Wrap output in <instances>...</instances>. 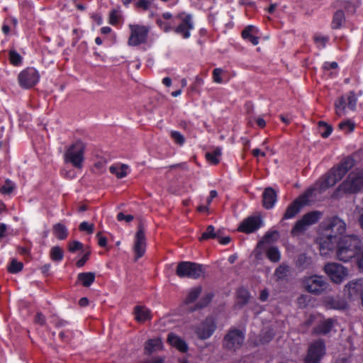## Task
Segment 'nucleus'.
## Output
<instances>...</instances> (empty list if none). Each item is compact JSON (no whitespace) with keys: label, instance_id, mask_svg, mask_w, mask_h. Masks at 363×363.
I'll use <instances>...</instances> for the list:
<instances>
[{"label":"nucleus","instance_id":"40","mask_svg":"<svg viewBox=\"0 0 363 363\" xmlns=\"http://www.w3.org/2000/svg\"><path fill=\"white\" fill-rule=\"evenodd\" d=\"M318 130L321 136L324 138H326L331 134L333 131V128L331 125H328L327 123L324 121H319Z\"/></svg>","mask_w":363,"mask_h":363},{"label":"nucleus","instance_id":"16","mask_svg":"<svg viewBox=\"0 0 363 363\" xmlns=\"http://www.w3.org/2000/svg\"><path fill=\"white\" fill-rule=\"evenodd\" d=\"M303 285L307 291L314 294H320L328 286V283L320 276H311L304 279Z\"/></svg>","mask_w":363,"mask_h":363},{"label":"nucleus","instance_id":"52","mask_svg":"<svg viewBox=\"0 0 363 363\" xmlns=\"http://www.w3.org/2000/svg\"><path fill=\"white\" fill-rule=\"evenodd\" d=\"M83 244L77 240H73L68 242V250L70 252H75L83 249Z\"/></svg>","mask_w":363,"mask_h":363},{"label":"nucleus","instance_id":"8","mask_svg":"<svg viewBox=\"0 0 363 363\" xmlns=\"http://www.w3.org/2000/svg\"><path fill=\"white\" fill-rule=\"evenodd\" d=\"M315 188L308 189L303 194L296 199L287 207L282 219L286 220L295 217V216L299 213L301 208L306 205L309 204L311 202V198L312 197Z\"/></svg>","mask_w":363,"mask_h":363},{"label":"nucleus","instance_id":"35","mask_svg":"<svg viewBox=\"0 0 363 363\" xmlns=\"http://www.w3.org/2000/svg\"><path fill=\"white\" fill-rule=\"evenodd\" d=\"M110 172L116 176L118 179H122L128 174V166L122 164L121 166H111L109 168Z\"/></svg>","mask_w":363,"mask_h":363},{"label":"nucleus","instance_id":"24","mask_svg":"<svg viewBox=\"0 0 363 363\" xmlns=\"http://www.w3.org/2000/svg\"><path fill=\"white\" fill-rule=\"evenodd\" d=\"M334 326V321L331 318L320 321L313 329V334L316 335H327L331 331Z\"/></svg>","mask_w":363,"mask_h":363},{"label":"nucleus","instance_id":"31","mask_svg":"<svg viewBox=\"0 0 363 363\" xmlns=\"http://www.w3.org/2000/svg\"><path fill=\"white\" fill-rule=\"evenodd\" d=\"M290 273V267L285 263L281 264L274 271V276L277 281L286 279Z\"/></svg>","mask_w":363,"mask_h":363},{"label":"nucleus","instance_id":"6","mask_svg":"<svg viewBox=\"0 0 363 363\" xmlns=\"http://www.w3.org/2000/svg\"><path fill=\"white\" fill-rule=\"evenodd\" d=\"M86 145L82 140H77L67 147L64 154L65 163L71 164L76 169H82L84 161Z\"/></svg>","mask_w":363,"mask_h":363},{"label":"nucleus","instance_id":"49","mask_svg":"<svg viewBox=\"0 0 363 363\" xmlns=\"http://www.w3.org/2000/svg\"><path fill=\"white\" fill-rule=\"evenodd\" d=\"M249 294L247 290L240 289L238 291V302L241 305H244L248 302Z\"/></svg>","mask_w":363,"mask_h":363},{"label":"nucleus","instance_id":"41","mask_svg":"<svg viewBox=\"0 0 363 363\" xmlns=\"http://www.w3.org/2000/svg\"><path fill=\"white\" fill-rule=\"evenodd\" d=\"M335 111L338 116H342L345 113V109L346 108V99L345 96L340 97L335 102Z\"/></svg>","mask_w":363,"mask_h":363},{"label":"nucleus","instance_id":"9","mask_svg":"<svg viewBox=\"0 0 363 363\" xmlns=\"http://www.w3.org/2000/svg\"><path fill=\"white\" fill-rule=\"evenodd\" d=\"M204 273L203 265L191 262H181L178 264L176 274L181 277L199 279Z\"/></svg>","mask_w":363,"mask_h":363},{"label":"nucleus","instance_id":"23","mask_svg":"<svg viewBox=\"0 0 363 363\" xmlns=\"http://www.w3.org/2000/svg\"><path fill=\"white\" fill-rule=\"evenodd\" d=\"M258 29L252 25L246 26L241 33L242 38L250 41L252 45H257L259 43V38L256 35L258 34Z\"/></svg>","mask_w":363,"mask_h":363},{"label":"nucleus","instance_id":"60","mask_svg":"<svg viewBox=\"0 0 363 363\" xmlns=\"http://www.w3.org/2000/svg\"><path fill=\"white\" fill-rule=\"evenodd\" d=\"M35 322L40 325H44L46 322L45 315L40 312L37 313L35 317Z\"/></svg>","mask_w":363,"mask_h":363},{"label":"nucleus","instance_id":"57","mask_svg":"<svg viewBox=\"0 0 363 363\" xmlns=\"http://www.w3.org/2000/svg\"><path fill=\"white\" fill-rule=\"evenodd\" d=\"M82 30H80L78 28H74L72 30V33L74 35V37L72 40V43L73 46L76 45V44L79 42V39L82 37Z\"/></svg>","mask_w":363,"mask_h":363},{"label":"nucleus","instance_id":"22","mask_svg":"<svg viewBox=\"0 0 363 363\" xmlns=\"http://www.w3.org/2000/svg\"><path fill=\"white\" fill-rule=\"evenodd\" d=\"M277 193L271 188H266L262 194L263 206L267 209L272 208L277 201Z\"/></svg>","mask_w":363,"mask_h":363},{"label":"nucleus","instance_id":"50","mask_svg":"<svg viewBox=\"0 0 363 363\" xmlns=\"http://www.w3.org/2000/svg\"><path fill=\"white\" fill-rule=\"evenodd\" d=\"M338 126L340 130L345 131L346 133H351L354 129V123L350 121L341 122L339 123Z\"/></svg>","mask_w":363,"mask_h":363},{"label":"nucleus","instance_id":"3","mask_svg":"<svg viewBox=\"0 0 363 363\" xmlns=\"http://www.w3.org/2000/svg\"><path fill=\"white\" fill-rule=\"evenodd\" d=\"M354 165V160L347 157L344 158L337 165L331 168L325 174H324L318 182L317 185L320 191H325L327 189L333 186L337 182L340 181L344 176Z\"/></svg>","mask_w":363,"mask_h":363},{"label":"nucleus","instance_id":"10","mask_svg":"<svg viewBox=\"0 0 363 363\" xmlns=\"http://www.w3.org/2000/svg\"><path fill=\"white\" fill-rule=\"evenodd\" d=\"M130 34L128 40L130 46H138L145 44L147 41L150 27L139 24H130Z\"/></svg>","mask_w":363,"mask_h":363},{"label":"nucleus","instance_id":"29","mask_svg":"<svg viewBox=\"0 0 363 363\" xmlns=\"http://www.w3.org/2000/svg\"><path fill=\"white\" fill-rule=\"evenodd\" d=\"M53 235L60 240H65L68 236V230L66 226L60 223L55 224L52 227Z\"/></svg>","mask_w":363,"mask_h":363},{"label":"nucleus","instance_id":"51","mask_svg":"<svg viewBox=\"0 0 363 363\" xmlns=\"http://www.w3.org/2000/svg\"><path fill=\"white\" fill-rule=\"evenodd\" d=\"M315 43L320 48H324L329 40V37L315 34L313 37Z\"/></svg>","mask_w":363,"mask_h":363},{"label":"nucleus","instance_id":"25","mask_svg":"<svg viewBox=\"0 0 363 363\" xmlns=\"http://www.w3.org/2000/svg\"><path fill=\"white\" fill-rule=\"evenodd\" d=\"M135 318L138 322H145L151 319L150 310L142 306H136L134 308Z\"/></svg>","mask_w":363,"mask_h":363},{"label":"nucleus","instance_id":"45","mask_svg":"<svg viewBox=\"0 0 363 363\" xmlns=\"http://www.w3.org/2000/svg\"><path fill=\"white\" fill-rule=\"evenodd\" d=\"M23 268V264L21 262H18L16 259H13L8 267V271L12 274H16L21 272Z\"/></svg>","mask_w":363,"mask_h":363},{"label":"nucleus","instance_id":"30","mask_svg":"<svg viewBox=\"0 0 363 363\" xmlns=\"http://www.w3.org/2000/svg\"><path fill=\"white\" fill-rule=\"evenodd\" d=\"M77 280L84 287L90 286L95 281V274L93 272H82L77 276Z\"/></svg>","mask_w":363,"mask_h":363},{"label":"nucleus","instance_id":"48","mask_svg":"<svg viewBox=\"0 0 363 363\" xmlns=\"http://www.w3.org/2000/svg\"><path fill=\"white\" fill-rule=\"evenodd\" d=\"M170 137L174 143L182 146L185 143V138L177 130H172L170 133Z\"/></svg>","mask_w":363,"mask_h":363},{"label":"nucleus","instance_id":"34","mask_svg":"<svg viewBox=\"0 0 363 363\" xmlns=\"http://www.w3.org/2000/svg\"><path fill=\"white\" fill-rule=\"evenodd\" d=\"M221 155V149L216 147L211 152L206 153V160L212 164H217L220 162V157Z\"/></svg>","mask_w":363,"mask_h":363},{"label":"nucleus","instance_id":"59","mask_svg":"<svg viewBox=\"0 0 363 363\" xmlns=\"http://www.w3.org/2000/svg\"><path fill=\"white\" fill-rule=\"evenodd\" d=\"M133 216L125 215L123 213L120 212L117 215V220L118 221L125 220L126 222H130L133 220Z\"/></svg>","mask_w":363,"mask_h":363},{"label":"nucleus","instance_id":"42","mask_svg":"<svg viewBox=\"0 0 363 363\" xmlns=\"http://www.w3.org/2000/svg\"><path fill=\"white\" fill-rule=\"evenodd\" d=\"M307 227H308V225H306V223H305V221L303 220V219L301 218V220H298V221H296V223H295L294 226L293 227V228L291 230V234L293 235H297L299 233L305 231L306 230Z\"/></svg>","mask_w":363,"mask_h":363},{"label":"nucleus","instance_id":"7","mask_svg":"<svg viewBox=\"0 0 363 363\" xmlns=\"http://www.w3.org/2000/svg\"><path fill=\"white\" fill-rule=\"evenodd\" d=\"M340 191L345 194H356L363 189V169L352 171L340 185Z\"/></svg>","mask_w":363,"mask_h":363},{"label":"nucleus","instance_id":"39","mask_svg":"<svg viewBox=\"0 0 363 363\" xmlns=\"http://www.w3.org/2000/svg\"><path fill=\"white\" fill-rule=\"evenodd\" d=\"M152 4V0H136L134 3V8L140 11H147L151 8Z\"/></svg>","mask_w":363,"mask_h":363},{"label":"nucleus","instance_id":"43","mask_svg":"<svg viewBox=\"0 0 363 363\" xmlns=\"http://www.w3.org/2000/svg\"><path fill=\"white\" fill-rule=\"evenodd\" d=\"M267 257L268 259L273 262H277L280 260V252L275 247H269L267 251Z\"/></svg>","mask_w":363,"mask_h":363},{"label":"nucleus","instance_id":"55","mask_svg":"<svg viewBox=\"0 0 363 363\" xmlns=\"http://www.w3.org/2000/svg\"><path fill=\"white\" fill-rule=\"evenodd\" d=\"M223 73V69L220 68H216L213 71V79L216 83L220 84L223 82V79L221 78V74Z\"/></svg>","mask_w":363,"mask_h":363},{"label":"nucleus","instance_id":"46","mask_svg":"<svg viewBox=\"0 0 363 363\" xmlns=\"http://www.w3.org/2000/svg\"><path fill=\"white\" fill-rule=\"evenodd\" d=\"M121 18L122 16L120 11L113 9L110 12L108 22L113 26H117L121 22Z\"/></svg>","mask_w":363,"mask_h":363},{"label":"nucleus","instance_id":"54","mask_svg":"<svg viewBox=\"0 0 363 363\" xmlns=\"http://www.w3.org/2000/svg\"><path fill=\"white\" fill-rule=\"evenodd\" d=\"M79 229L81 231H86L89 234H91L94 233V225L92 223H89L86 221H84L80 223V225L79 226Z\"/></svg>","mask_w":363,"mask_h":363},{"label":"nucleus","instance_id":"27","mask_svg":"<svg viewBox=\"0 0 363 363\" xmlns=\"http://www.w3.org/2000/svg\"><path fill=\"white\" fill-rule=\"evenodd\" d=\"M312 259L305 254H301L298 256L295 266L299 271H303L309 268L312 265Z\"/></svg>","mask_w":363,"mask_h":363},{"label":"nucleus","instance_id":"32","mask_svg":"<svg viewBox=\"0 0 363 363\" xmlns=\"http://www.w3.org/2000/svg\"><path fill=\"white\" fill-rule=\"evenodd\" d=\"M162 346V343L160 339H150L145 343V350L150 354L155 351L160 350Z\"/></svg>","mask_w":363,"mask_h":363},{"label":"nucleus","instance_id":"36","mask_svg":"<svg viewBox=\"0 0 363 363\" xmlns=\"http://www.w3.org/2000/svg\"><path fill=\"white\" fill-rule=\"evenodd\" d=\"M50 257L54 262H60L64 257V252L59 246L52 247L50 249Z\"/></svg>","mask_w":363,"mask_h":363},{"label":"nucleus","instance_id":"33","mask_svg":"<svg viewBox=\"0 0 363 363\" xmlns=\"http://www.w3.org/2000/svg\"><path fill=\"white\" fill-rule=\"evenodd\" d=\"M321 216V212L318 211H313L303 215L302 218L305 221V223L309 226L316 223L320 220Z\"/></svg>","mask_w":363,"mask_h":363},{"label":"nucleus","instance_id":"2","mask_svg":"<svg viewBox=\"0 0 363 363\" xmlns=\"http://www.w3.org/2000/svg\"><path fill=\"white\" fill-rule=\"evenodd\" d=\"M323 235L319 239L320 252L326 255L335 249L338 240L342 238L346 231V223L337 216L329 218L322 224Z\"/></svg>","mask_w":363,"mask_h":363},{"label":"nucleus","instance_id":"12","mask_svg":"<svg viewBox=\"0 0 363 363\" xmlns=\"http://www.w3.org/2000/svg\"><path fill=\"white\" fill-rule=\"evenodd\" d=\"M244 340L245 333L242 330L230 328L223 338V346L226 350L236 351L241 347Z\"/></svg>","mask_w":363,"mask_h":363},{"label":"nucleus","instance_id":"64","mask_svg":"<svg viewBox=\"0 0 363 363\" xmlns=\"http://www.w3.org/2000/svg\"><path fill=\"white\" fill-rule=\"evenodd\" d=\"M357 265L359 269L363 272V251L361 254L360 257L357 259Z\"/></svg>","mask_w":363,"mask_h":363},{"label":"nucleus","instance_id":"53","mask_svg":"<svg viewBox=\"0 0 363 363\" xmlns=\"http://www.w3.org/2000/svg\"><path fill=\"white\" fill-rule=\"evenodd\" d=\"M59 337L62 342H69L73 337V332L70 330H62L59 333Z\"/></svg>","mask_w":363,"mask_h":363},{"label":"nucleus","instance_id":"47","mask_svg":"<svg viewBox=\"0 0 363 363\" xmlns=\"http://www.w3.org/2000/svg\"><path fill=\"white\" fill-rule=\"evenodd\" d=\"M345 97L346 99V104L347 107L351 110H354L357 101V99L354 91L349 92L347 95L345 96Z\"/></svg>","mask_w":363,"mask_h":363},{"label":"nucleus","instance_id":"44","mask_svg":"<svg viewBox=\"0 0 363 363\" xmlns=\"http://www.w3.org/2000/svg\"><path fill=\"white\" fill-rule=\"evenodd\" d=\"M15 188L16 186L14 183L12 182L11 180L7 179L5 181L4 184L0 187V192L3 194L9 195L13 191Z\"/></svg>","mask_w":363,"mask_h":363},{"label":"nucleus","instance_id":"63","mask_svg":"<svg viewBox=\"0 0 363 363\" xmlns=\"http://www.w3.org/2000/svg\"><path fill=\"white\" fill-rule=\"evenodd\" d=\"M216 238L218 240L219 243L222 245H227L230 242V237H220L218 235Z\"/></svg>","mask_w":363,"mask_h":363},{"label":"nucleus","instance_id":"21","mask_svg":"<svg viewBox=\"0 0 363 363\" xmlns=\"http://www.w3.org/2000/svg\"><path fill=\"white\" fill-rule=\"evenodd\" d=\"M167 342L182 352H186L188 351L189 347L186 342L173 333L168 334Z\"/></svg>","mask_w":363,"mask_h":363},{"label":"nucleus","instance_id":"28","mask_svg":"<svg viewBox=\"0 0 363 363\" xmlns=\"http://www.w3.org/2000/svg\"><path fill=\"white\" fill-rule=\"evenodd\" d=\"M345 22V16L344 11L340 9H337L333 16L331 22V28L333 29H339L342 27V24Z\"/></svg>","mask_w":363,"mask_h":363},{"label":"nucleus","instance_id":"4","mask_svg":"<svg viewBox=\"0 0 363 363\" xmlns=\"http://www.w3.org/2000/svg\"><path fill=\"white\" fill-rule=\"evenodd\" d=\"M336 255L344 262L357 257L362 249V242L356 235H345L335 244Z\"/></svg>","mask_w":363,"mask_h":363},{"label":"nucleus","instance_id":"17","mask_svg":"<svg viewBox=\"0 0 363 363\" xmlns=\"http://www.w3.org/2000/svg\"><path fill=\"white\" fill-rule=\"evenodd\" d=\"M324 271L330 277L332 281L341 283L347 275V270L340 264L330 262L324 267Z\"/></svg>","mask_w":363,"mask_h":363},{"label":"nucleus","instance_id":"61","mask_svg":"<svg viewBox=\"0 0 363 363\" xmlns=\"http://www.w3.org/2000/svg\"><path fill=\"white\" fill-rule=\"evenodd\" d=\"M96 238L98 239V244L100 247H106L107 245V239L106 237L102 235L101 232H99L96 234Z\"/></svg>","mask_w":363,"mask_h":363},{"label":"nucleus","instance_id":"37","mask_svg":"<svg viewBox=\"0 0 363 363\" xmlns=\"http://www.w3.org/2000/svg\"><path fill=\"white\" fill-rule=\"evenodd\" d=\"M218 233L215 231L214 226L210 225L206 228L205 232H203L199 238L200 241L207 240L209 239H215L217 238Z\"/></svg>","mask_w":363,"mask_h":363},{"label":"nucleus","instance_id":"15","mask_svg":"<svg viewBox=\"0 0 363 363\" xmlns=\"http://www.w3.org/2000/svg\"><path fill=\"white\" fill-rule=\"evenodd\" d=\"M146 251V238L143 224L140 223L138 226V230L135 235L133 252L135 254V261L138 260L145 253Z\"/></svg>","mask_w":363,"mask_h":363},{"label":"nucleus","instance_id":"20","mask_svg":"<svg viewBox=\"0 0 363 363\" xmlns=\"http://www.w3.org/2000/svg\"><path fill=\"white\" fill-rule=\"evenodd\" d=\"M363 280L358 279L349 282L345 288V292L347 294L350 298H353L359 294L361 297L363 295Z\"/></svg>","mask_w":363,"mask_h":363},{"label":"nucleus","instance_id":"14","mask_svg":"<svg viewBox=\"0 0 363 363\" xmlns=\"http://www.w3.org/2000/svg\"><path fill=\"white\" fill-rule=\"evenodd\" d=\"M216 323L213 317H207L198 325L193 327V330L199 340L210 338L216 329Z\"/></svg>","mask_w":363,"mask_h":363},{"label":"nucleus","instance_id":"38","mask_svg":"<svg viewBox=\"0 0 363 363\" xmlns=\"http://www.w3.org/2000/svg\"><path fill=\"white\" fill-rule=\"evenodd\" d=\"M9 60L12 65L18 67L22 64L23 57L15 50H10L9 52Z\"/></svg>","mask_w":363,"mask_h":363},{"label":"nucleus","instance_id":"13","mask_svg":"<svg viewBox=\"0 0 363 363\" xmlns=\"http://www.w3.org/2000/svg\"><path fill=\"white\" fill-rule=\"evenodd\" d=\"M39 80L40 74L34 67H27L18 75V84L24 89L33 88L38 83Z\"/></svg>","mask_w":363,"mask_h":363},{"label":"nucleus","instance_id":"58","mask_svg":"<svg viewBox=\"0 0 363 363\" xmlns=\"http://www.w3.org/2000/svg\"><path fill=\"white\" fill-rule=\"evenodd\" d=\"M89 255H90L89 252H86V253H84V255L82 256V257L81 259H79L76 262V266L77 267H83L85 264V263L87 262V260L89 259Z\"/></svg>","mask_w":363,"mask_h":363},{"label":"nucleus","instance_id":"56","mask_svg":"<svg viewBox=\"0 0 363 363\" xmlns=\"http://www.w3.org/2000/svg\"><path fill=\"white\" fill-rule=\"evenodd\" d=\"M51 322L56 328H63L68 324L67 320L60 319L57 317H53Z\"/></svg>","mask_w":363,"mask_h":363},{"label":"nucleus","instance_id":"19","mask_svg":"<svg viewBox=\"0 0 363 363\" xmlns=\"http://www.w3.org/2000/svg\"><path fill=\"white\" fill-rule=\"evenodd\" d=\"M360 5V0H335L332 6L335 9L343 8L347 14H354Z\"/></svg>","mask_w":363,"mask_h":363},{"label":"nucleus","instance_id":"18","mask_svg":"<svg viewBox=\"0 0 363 363\" xmlns=\"http://www.w3.org/2000/svg\"><path fill=\"white\" fill-rule=\"evenodd\" d=\"M262 225V220L260 216H249L242 220L238 226V230L250 234L257 230Z\"/></svg>","mask_w":363,"mask_h":363},{"label":"nucleus","instance_id":"62","mask_svg":"<svg viewBox=\"0 0 363 363\" xmlns=\"http://www.w3.org/2000/svg\"><path fill=\"white\" fill-rule=\"evenodd\" d=\"M218 196V193L216 190H211L210 191L209 196H208L206 199V203L208 205H210V203L212 202L213 199L216 198Z\"/></svg>","mask_w":363,"mask_h":363},{"label":"nucleus","instance_id":"5","mask_svg":"<svg viewBox=\"0 0 363 363\" xmlns=\"http://www.w3.org/2000/svg\"><path fill=\"white\" fill-rule=\"evenodd\" d=\"M202 292L201 286H195L189 290L184 300L185 305L189 306V311L194 312L207 307L211 302L213 294L212 293H206L199 299Z\"/></svg>","mask_w":363,"mask_h":363},{"label":"nucleus","instance_id":"11","mask_svg":"<svg viewBox=\"0 0 363 363\" xmlns=\"http://www.w3.org/2000/svg\"><path fill=\"white\" fill-rule=\"evenodd\" d=\"M325 353V342L322 339H318L309 345L307 354L303 359L304 363H320Z\"/></svg>","mask_w":363,"mask_h":363},{"label":"nucleus","instance_id":"1","mask_svg":"<svg viewBox=\"0 0 363 363\" xmlns=\"http://www.w3.org/2000/svg\"><path fill=\"white\" fill-rule=\"evenodd\" d=\"M156 23L164 32L174 31L184 39L189 38L191 30L194 29L191 16L184 12L174 17L169 12L163 13L161 17L157 18Z\"/></svg>","mask_w":363,"mask_h":363},{"label":"nucleus","instance_id":"26","mask_svg":"<svg viewBox=\"0 0 363 363\" xmlns=\"http://www.w3.org/2000/svg\"><path fill=\"white\" fill-rule=\"evenodd\" d=\"M325 306L328 308L344 310L347 308V303L345 300L341 298L328 297L325 300Z\"/></svg>","mask_w":363,"mask_h":363}]
</instances>
